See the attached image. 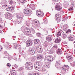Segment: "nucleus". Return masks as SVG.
<instances>
[{"mask_svg":"<svg viewBox=\"0 0 75 75\" xmlns=\"http://www.w3.org/2000/svg\"><path fill=\"white\" fill-rule=\"evenodd\" d=\"M16 16L18 19L13 21L14 25H16L17 23L18 24H20L21 23L22 20L23 18V16L20 13L16 14Z\"/></svg>","mask_w":75,"mask_h":75,"instance_id":"f257e3e1","label":"nucleus"},{"mask_svg":"<svg viewBox=\"0 0 75 75\" xmlns=\"http://www.w3.org/2000/svg\"><path fill=\"white\" fill-rule=\"evenodd\" d=\"M21 29L22 31L25 34H27V35H30L31 34V31H30L29 29L27 28L25 26H23L22 27Z\"/></svg>","mask_w":75,"mask_h":75,"instance_id":"f03ea898","label":"nucleus"},{"mask_svg":"<svg viewBox=\"0 0 75 75\" xmlns=\"http://www.w3.org/2000/svg\"><path fill=\"white\" fill-rule=\"evenodd\" d=\"M34 67L36 69H38L41 67V64L39 62H37L35 64Z\"/></svg>","mask_w":75,"mask_h":75,"instance_id":"7ed1b4c3","label":"nucleus"},{"mask_svg":"<svg viewBox=\"0 0 75 75\" xmlns=\"http://www.w3.org/2000/svg\"><path fill=\"white\" fill-rule=\"evenodd\" d=\"M36 14L37 16L40 17H42L44 16L43 12L41 11H37L36 12Z\"/></svg>","mask_w":75,"mask_h":75,"instance_id":"20e7f679","label":"nucleus"},{"mask_svg":"<svg viewBox=\"0 0 75 75\" xmlns=\"http://www.w3.org/2000/svg\"><path fill=\"white\" fill-rule=\"evenodd\" d=\"M62 68L63 71H65L66 72H67L69 71L68 70V69H69V66H66V65L63 66Z\"/></svg>","mask_w":75,"mask_h":75,"instance_id":"39448f33","label":"nucleus"},{"mask_svg":"<svg viewBox=\"0 0 75 75\" xmlns=\"http://www.w3.org/2000/svg\"><path fill=\"white\" fill-rule=\"evenodd\" d=\"M5 17L7 19H10L11 17V14L10 13H6L5 14Z\"/></svg>","mask_w":75,"mask_h":75,"instance_id":"423d86ee","label":"nucleus"},{"mask_svg":"<svg viewBox=\"0 0 75 75\" xmlns=\"http://www.w3.org/2000/svg\"><path fill=\"white\" fill-rule=\"evenodd\" d=\"M31 11L30 10L25 9L24 10V13L26 16V14H28L29 13H32Z\"/></svg>","mask_w":75,"mask_h":75,"instance_id":"0eeeda50","label":"nucleus"},{"mask_svg":"<svg viewBox=\"0 0 75 75\" xmlns=\"http://www.w3.org/2000/svg\"><path fill=\"white\" fill-rule=\"evenodd\" d=\"M52 35H48L46 38V40L48 42H50L52 41Z\"/></svg>","mask_w":75,"mask_h":75,"instance_id":"6e6552de","label":"nucleus"},{"mask_svg":"<svg viewBox=\"0 0 75 75\" xmlns=\"http://www.w3.org/2000/svg\"><path fill=\"white\" fill-rule=\"evenodd\" d=\"M32 65V63L30 62H27L25 64L26 69H27L28 68Z\"/></svg>","mask_w":75,"mask_h":75,"instance_id":"1a4fd4ad","label":"nucleus"},{"mask_svg":"<svg viewBox=\"0 0 75 75\" xmlns=\"http://www.w3.org/2000/svg\"><path fill=\"white\" fill-rule=\"evenodd\" d=\"M37 50L38 52H41L42 51V48L40 46H39L37 47Z\"/></svg>","mask_w":75,"mask_h":75,"instance_id":"9d476101","label":"nucleus"},{"mask_svg":"<svg viewBox=\"0 0 75 75\" xmlns=\"http://www.w3.org/2000/svg\"><path fill=\"white\" fill-rule=\"evenodd\" d=\"M29 7L33 10H34L35 9V5L33 4H30L29 6Z\"/></svg>","mask_w":75,"mask_h":75,"instance_id":"9b49d317","label":"nucleus"},{"mask_svg":"<svg viewBox=\"0 0 75 75\" xmlns=\"http://www.w3.org/2000/svg\"><path fill=\"white\" fill-rule=\"evenodd\" d=\"M55 8L57 10H60L62 9V7L59 4H57L55 6Z\"/></svg>","mask_w":75,"mask_h":75,"instance_id":"f8f14e48","label":"nucleus"},{"mask_svg":"<svg viewBox=\"0 0 75 75\" xmlns=\"http://www.w3.org/2000/svg\"><path fill=\"white\" fill-rule=\"evenodd\" d=\"M61 40V37H60L59 38H57L56 39L55 41V42H56L57 43H59L60 42Z\"/></svg>","mask_w":75,"mask_h":75,"instance_id":"ddd939ff","label":"nucleus"},{"mask_svg":"<svg viewBox=\"0 0 75 75\" xmlns=\"http://www.w3.org/2000/svg\"><path fill=\"white\" fill-rule=\"evenodd\" d=\"M18 71L19 72H23L24 71V66H22L20 67L18 69Z\"/></svg>","mask_w":75,"mask_h":75,"instance_id":"4468645a","label":"nucleus"},{"mask_svg":"<svg viewBox=\"0 0 75 75\" xmlns=\"http://www.w3.org/2000/svg\"><path fill=\"white\" fill-rule=\"evenodd\" d=\"M46 59L48 61L51 62V61H52L53 60V58L51 56H48L46 57Z\"/></svg>","mask_w":75,"mask_h":75,"instance_id":"2eb2a0df","label":"nucleus"},{"mask_svg":"<svg viewBox=\"0 0 75 75\" xmlns=\"http://www.w3.org/2000/svg\"><path fill=\"white\" fill-rule=\"evenodd\" d=\"M66 58H67L68 60L69 61H71L73 58L72 57H71V56L69 54L66 56Z\"/></svg>","mask_w":75,"mask_h":75,"instance_id":"dca6fc26","label":"nucleus"},{"mask_svg":"<svg viewBox=\"0 0 75 75\" xmlns=\"http://www.w3.org/2000/svg\"><path fill=\"white\" fill-rule=\"evenodd\" d=\"M27 45L28 46H30V45H33V42L31 40H28L27 42Z\"/></svg>","mask_w":75,"mask_h":75,"instance_id":"f3484780","label":"nucleus"},{"mask_svg":"<svg viewBox=\"0 0 75 75\" xmlns=\"http://www.w3.org/2000/svg\"><path fill=\"white\" fill-rule=\"evenodd\" d=\"M38 57H37L38 59H42L43 56L42 55L39 54H38Z\"/></svg>","mask_w":75,"mask_h":75,"instance_id":"a211bd4d","label":"nucleus"},{"mask_svg":"<svg viewBox=\"0 0 75 75\" xmlns=\"http://www.w3.org/2000/svg\"><path fill=\"white\" fill-rule=\"evenodd\" d=\"M30 53L32 54V55H34L35 54V51L33 49H30L29 50Z\"/></svg>","mask_w":75,"mask_h":75,"instance_id":"6ab92c4d","label":"nucleus"},{"mask_svg":"<svg viewBox=\"0 0 75 75\" xmlns=\"http://www.w3.org/2000/svg\"><path fill=\"white\" fill-rule=\"evenodd\" d=\"M34 21L35 25H39V21L38 20H34Z\"/></svg>","mask_w":75,"mask_h":75,"instance_id":"aec40b11","label":"nucleus"},{"mask_svg":"<svg viewBox=\"0 0 75 75\" xmlns=\"http://www.w3.org/2000/svg\"><path fill=\"white\" fill-rule=\"evenodd\" d=\"M34 42L35 44H38L40 43V40L37 39L34 40Z\"/></svg>","mask_w":75,"mask_h":75,"instance_id":"412c9836","label":"nucleus"},{"mask_svg":"<svg viewBox=\"0 0 75 75\" xmlns=\"http://www.w3.org/2000/svg\"><path fill=\"white\" fill-rule=\"evenodd\" d=\"M6 10L9 11H11L13 10V8L11 7H8L6 8Z\"/></svg>","mask_w":75,"mask_h":75,"instance_id":"4be33fe9","label":"nucleus"},{"mask_svg":"<svg viewBox=\"0 0 75 75\" xmlns=\"http://www.w3.org/2000/svg\"><path fill=\"white\" fill-rule=\"evenodd\" d=\"M55 18L56 19V20H57V21L58 22H59V21H60V20L61 19L60 18L58 17V16H57V15H56Z\"/></svg>","mask_w":75,"mask_h":75,"instance_id":"5701e85b","label":"nucleus"},{"mask_svg":"<svg viewBox=\"0 0 75 75\" xmlns=\"http://www.w3.org/2000/svg\"><path fill=\"white\" fill-rule=\"evenodd\" d=\"M12 75H16V71L14 70H12L11 72Z\"/></svg>","mask_w":75,"mask_h":75,"instance_id":"b1692460","label":"nucleus"},{"mask_svg":"<svg viewBox=\"0 0 75 75\" xmlns=\"http://www.w3.org/2000/svg\"><path fill=\"white\" fill-rule=\"evenodd\" d=\"M62 33V31H59L57 33V37H59V36H60L61 35Z\"/></svg>","mask_w":75,"mask_h":75,"instance_id":"393cba45","label":"nucleus"},{"mask_svg":"<svg viewBox=\"0 0 75 75\" xmlns=\"http://www.w3.org/2000/svg\"><path fill=\"white\" fill-rule=\"evenodd\" d=\"M69 41H73L74 39L72 36H69L68 38Z\"/></svg>","mask_w":75,"mask_h":75,"instance_id":"a878e982","label":"nucleus"},{"mask_svg":"<svg viewBox=\"0 0 75 75\" xmlns=\"http://www.w3.org/2000/svg\"><path fill=\"white\" fill-rule=\"evenodd\" d=\"M57 53L58 55L61 54H62V50L61 49H58Z\"/></svg>","mask_w":75,"mask_h":75,"instance_id":"bb28decb","label":"nucleus"},{"mask_svg":"<svg viewBox=\"0 0 75 75\" xmlns=\"http://www.w3.org/2000/svg\"><path fill=\"white\" fill-rule=\"evenodd\" d=\"M33 68V66H31L30 67H29L26 69H27V70H31Z\"/></svg>","mask_w":75,"mask_h":75,"instance_id":"cd10ccee","label":"nucleus"},{"mask_svg":"<svg viewBox=\"0 0 75 75\" xmlns=\"http://www.w3.org/2000/svg\"><path fill=\"white\" fill-rule=\"evenodd\" d=\"M21 3H24L26 2V0H19Z\"/></svg>","mask_w":75,"mask_h":75,"instance_id":"c85d7f7f","label":"nucleus"},{"mask_svg":"<svg viewBox=\"0 0 75 75\" xmlns=\"http://www.w3.org/2000/svg\"><path fill=\"white\" fill-rule=\"evenodd\" d=\"M48 64L47 62H45L44 64V66L45 67H48Z\"/></svg>","mask_w":75,"mask_h":75,"instance_id":"c756f323","label":"nucleus"},{"mask_svg":"<svg viewBox=\"0 0 75 75\" xmlns=\"http://www.w3.org/2000/svg\"><path fill=\"white\" fill-rule=\"evenodd\" d=\"M9 45L10 43H9L8 42H6L5 43V45H6L5 46L6 47H7V48H8V46H9Z\"/></svg>","mask_w":75,"mask_h":75,"instance_id":"7c9ffc66","label":"nucleus"},{"mask_svg":"<svg viewBox=\"0 0 75 75\" xmlns=\"http://www.w3.org/2000/svg\"><path fill=\"white\" fill-rule=\"evenodd\" d=\"M67 35L66 34H63L62 35V38H63L64 39L66 38H67Z\"/></svg>","mask_w":75,"mask_h":75,"instance_id":"2f4dec72","label":"nucleus"},{"mask_svg":"<svg viewBox=\"0 0 75 75\" xmlns=\"http://www.w3.org/2000/svg\"><path fill=\"white\" fill-rule=\"evenodd\" d=\"M55 51H54V49H53L51 50L50 52V54H53V53H54Z\"/></svg>","mask_w":75,"mask_h":75,"instance_id":"473e14b6","label":"nucleus"},{"mask_svg":"<svg viewBox=\"0 0 75 75\" xmlns=\"http://www.w3.org/2000/svg\"><path fill=\"white\" fill-rule=\"evenodd\" d=\"M63 29L64 31H66L67 30V27L66 26H64L63 27Z\"/></svg>","mask_w":75,"mask_h":75,"instance_id":"72a5a7b5","label":"nucleus"},{"mask_svg":"<svg viewBox=\"0 0 75 75\" xmlns=\"http://www.w3.org/2000/svg\"><path fill=\"white\" fill-rule=\"evenodd\" d=\"M31 25V23H30V21H29L27 23H26V25Z\"/></svg>","mask_w":75,"mask_h":75,"instance_id":"f704fd0d","label":"nucleus"},{"mask_svg":"<svg viewBox=\"0 0 75 75\" xmlns=\"http://www.w3.org/2000/svg\"><path fill=\"white\" fill-rule=\"evenodd\" d=\"M71 67H74L75 66V63L74 62L72 63L71 64Z\"/></svg>","mask_w":75,"mask_h":75,"instance_id":"c9c22d12","label":"nucleus"},{"mask_svg":"<svg viewBox=\"0 0 75 75\" xmlns=\"http://www.w3.org/2000/svg\"><path fill=\"white\" fill-rule=\"evenodd\" d=\"M66 33H71V30L70 29H69L66 31Z\"/></svg>","mask_w":75,"mask_h":75,"instance_id":"e433bc0d","label":"nucleus"},{"mask_svg":"<svg viewBox=\"0 0 75 75\" xmlns=\"http://www.w3.org/2000/svg\"><path fill=\"white\" fill-rule=\"evenodd\" d=\"M69 11H72L73 10V8L72 7H70L68 9Z\"/></svg>","mask_w":75,"mask_h":75,"instance_id":"4c0bfd02","label":"nucleus"},{"mask_svg":"<svg viewBox=\"0 0 75 75\" xmlns=\"http://www.w3.org/2000/svg\"><path fill=\"white\" fill-rule=\"evenodd\" d=\"M5 2L4 4V7H7V1H5Z\"/></svg>","mask_w":75,"mask_h":75,"instance_id":"58836bf2","label":"nucleus"},{"mask_svg":"<svg viewBox=\"0 0 75 75\" xmlns=\"http://www.w3.org/2000/svg\"><path fill=\"white\" fill-rule=\"evenodd\" d=\"M31 31L32 32L33 34L35 33V30H34V29H33V28H31Z\"/></svg>","mask_w":75,"mask_h":75,"instance_id":"ea45409f","label":"nucleus"},{"mask_svg":"<svg viewBox=\"0 0 75 75\" xmlns=\"http://www.w3.org/2000/svg\"><path fill=\"white\" fill-rule=\"evenodd\" d=\"M53 48H58V46L57 45H55L53 46Z\"/></svg>","mask_w":75,"mask_h":75,"instance_id":"a19ab883","label":"nucleus"},{"mask_svg":"<svg viewBox=\"0 0 75 75\" xmlns=\"http://www.w3.org/2000/svg\"><path fill=\"white\" fill-rule=\"evenodd\" d=\"M14 48H15V49H16V48H18V45H14Z\"/></svg>","mask_w":75,"mask_h":75,"instance_id":"79ce46f5","label":"nucleus"},{"mask_svg":"<svg viewBox=\"0 0 75 75\" xmlns=\"http://www.w3.org/2000/svg\"><path fill=\"white\" fill-rule=\"evenodd\" d=\"M9 4H12L13 3V1L11 0L9 1Z\"/></svg>","mask_w":75,"mask_h":75,"instance_id":"37998d69","label":"nucleus"},{"mask_svg":"<svg viewBox=\"0 0 75 75\" xmlns=\"http://www.w3.org/2000/svg\"><path fill=\"white\" fill-rule=\"evenodd\" d=\"M3 23V21L2 18H0V24Z\"/></svg>","mask_w":75,"mask_h":75,"instance_id":"c03bdc74","label":"nucleus"},{"mask_svg":"<svg viewBox=\"0 0 75 75\" xmlns=\"http://www.w3.org/2000/svg\"><path fill=\"white\" fill-rule=\"evenodd\" d=\"M46 71V69H41V71H42V72H44V71Z\"/></svg>","mask_w":75,"mask_h":75,"instance_id":"a18cd8bd","label":"nucleus"},{"mask_svg":"<svg viewBox=\"0 0 75 75\" xmlns=\"http://www.w3.org/2000/svg\"><path fill=\"white\" fill-rule=\"evenodd\" d=\"M11 59H12V58L11 57V56H9L8 58V59L9 61H10V60H11Z\"/></svg>","mask_w":75,"mask_h":75,"instance_id":"49530a36","label":"nucleus"},{"mask_svg":"<svg viewBox=\"0 0 75 75\" xmlns=\"http://www.w3.org/2000/svg\"><path fill=\"white\" fill-rule=\"evenodd\" d=\"M34 75H39V74L38 73H33Z\"/></svg>","mask_w":75,"mask_h":75,"instance_id":"de8ad7c7","label":"nucleus"},{"mask_svg":"<svg viewBox=\"0 0 75 75\" xmlns=\"http://www.w3.org/2000/svg\"><path fill=\"white\" fill-rule=\"evenodd\" d=\"M32 59L33 60V61L34 60H35V59H36V57H33L32 58Z\"/></svg>","mask_w":75,"mask_h":75,"instance_id":"09e8293b","label":"nucleus"},{"mask_svg":"<svg viewBox=\"0 0 75 75\" xmlns=\"http://www.w3.org/2000/svg\"><path fill=\"white\" fill-rule=\"evenodd\" d=\"M37 35L39 37H41V34H40V33H39Z\"/></svg>","mask_w":75,"mask_h":75,"instance_id":"8fccbe9b","label":"nucleus"},{"mask_svg":"<svg viewBox=\"0 0 75 75\" xmlns=\"http://www.w3.org/2000/svg\"><path fill=\"white\" fill-rule=\"evenodd\" d=\"M48 45H49V43L47 42V43L45 44V46L46 47H47V46H48Z\"/></svg>","mask_w":75,"mask_h":75,"instance_id":"3c124183","label":"nucleus"},{"mask_svg":"<svg viewBox=\"0 0 75 75\" xmlns=\"http://www.w3.org/2000/svg\"><path fill=\"white\" fill-rule=\"evenodd\" d=\"M3 49V47L2 46L0 45V51H1Z\"/></svg>","mask_w":75,"mask_h":75,"instance_id":"603ef678","label":"nucleus"},{"mask_svg":"<svg viewBox=\"0 0 75 75\" xmlns=\"http://www.w3.org/2000/svg\"><path fill=\"white\" fill-rule=\"evenodd\" d=\"M7 67H10L11 66V65L9 63H8L7 64Z\"/></svg>","mask_w":75,"mask_h":75,"instance_id":"864d4df0","label":"nucleus"},{"mask_svg":"<svg viewBox=\"0 0 75 75\" xmlns=\"http://www.w3.org/2000/svg\"><path fill=\"white\" fill-rule=\"evenodd\" d=\"M14 67L15 68H17L18 67V66H17V64H15L14 65Z\"/></svg>","mask_w":75,"mask_h":75,"instance_id":"5fc2aeb1","label":"nucleus"},{"mask_svg":"<svg viewBox=\"0 0 75 75\" xmlns=\"http://www.w3.org/2000/svg\"><path fill=\"white\" fill-rule=\"evenodd\" d=\"M45 24H47V21L45 20L44 22Z\"/></svg>","mask_w":75,"mask_h":75,"instance_id":"6e6d98bb","label":"nucleus"},{"mask_svg":"<svg viewBox=\"0 0 75 75\" xmlns=\"http://www.w3.org/2000/svg\"><path fill=\"white\" fill-rule=\"evenodd\" d=\"M28 75H33V74L31 73H28Z\"/></svg>","mask_w":75,"mask_h":75,"instance_id":"4d7b16f0","label":"nucleus"},{"mask_svg":"<svg viewBox=\"0 0 75 75\" xmlns=\"http://www.w3.org/2000/svg\"><path fill=\"white\" fill-rule=\"evenodd\" d=\"M53 1H55V2H57V1H58V0H52Z\"/></svg>","mask_w":75,"mask_h":75,"instance_id":"13d9d810","label":"nucleus"},{"mask_svg":"<svg viewBox=\"0 0 75 75\" xmlns=\"http://www.w3.org/2000/svg\"><path fill=\"white\" fill-rule=\"evenodd\" d=\"M3 28V27L1 25H0V28Z\"/></svg>","mask_w":75,"mask_h":75,"instance_id":"bf43d9fd","label":"nucleus"},{"mask_svg":"<svg viewBox=\"0 0 75 75\" xmlns=\"http://www.w3.org/2000/svg\"><path fill=\"white\" fill-rule=\"evenodd\" d=\"M26 61H30V60H29V59H27Z\"/></svg>","mask_w":75,"mask_h":75,"instance_id":"052dcab7","label":"nucleus"},{"mask_svg":"<svg viewBox=\"0 0 75 75\" xmlns=\"http://www.w3.org/2000/svg\"><path fill=\"white\" fill-rule=\"evenodd\" d=\"M4 4L2 5V7H4Z\"/></svg>","mask_w":75,"mask_h":75,"instance_id":"680f3d73","label":"nucleus"},{"mask_svg":"<svg viewBox=\"0 0 75 75\" xmlns=\"http://www.w3.org/2000/svg\"><path fill=\"white\" fill-rule=\"evenodd\" d=\"M1 33V31L0 30V33Z\"/></svg>","mask_w":75,"mask_h":75,"instance_id":"e2e57ef3","label":"nucleus"},{"mask_svg":"<svg viewBox=\"0 0 75 75\" xmlns=\"http://www.w3.org/2000/svg\"><path fill=\"white\" fill-rule=\"evenodd\" d=\"M0 4H3V2H2L1 3H0Z\"/></svg>","mask_w":75,"mask_h":75,"instance_id":"0e129e2a","label":"nucleus"},{"mask_svg":"<svg viewBox=\"0 0 75 75\" xmlns=\"http://www.w3.org/2000/svg\"><path fill=\"white\" fill-rule=\"evenodd\" d=\"M16 59H17V58H16L15 59V60H16Z\"/></svg>","mask_w":75,"mask_h":75,"instance_id":"69168bd1","label":"nucleus"},{"mask_svg":"<svg viewBox=\"0 0 75 75\" xmlns=\"http://www.w3.org/2000/svg\"><path fill=\"white\" fill-rule=\"evenodd\" d=\"M74 26H75V24H74Z\"/></svg>","mask_w":75,"mask_h":75,"instance_id":"338daca9","label":"nucleus"},{"mask_svg":"<svg viewBox=\"0 0 75 75\" xmlns=\"http://www.w3.org/2000/svg\"><path fill=\"white\" fill-rule=\"evenodd\" d=\"M74 43H75V41H74Z\"/></svg>","mask_w":75,"mask_h":75,"instance_id":"774afa93","label":"nucleus"}]
</instances>
